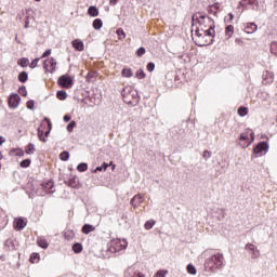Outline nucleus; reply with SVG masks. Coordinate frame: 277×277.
I'll use <instances>...</instances> for the list:
<instances>
[{
	"instance_id": "20e7f679",
	"label": "nucleus",
	"mask_w": 277,
	"mask_h": 277,
	"mask_svg": "<svg viewBox=\"0 0 277 277\" xmlns=\"http://www.w3.org/2000/svg\"><path fill=\"white\" fill-rule=\"evenodd\" d=\"M43 68L45 72H50L51 75H53V72L57 70V61L54 57H49L44 61Z\"/></svg>"
},
{
	"instance_id": "f257e3e1",
	"label": "nucleus",
	"mask_w": 277,
	"mask_h": 277,
	"mask_svg": "<svg viewBox=\"0 0 277 277\" xmlns=\"http://www.w3.org/2000/svg\"><path fill=\"white\" fill-rule=\"evenodd\" d=\"M192 19L193 25L197 26L196 35L199 39L207 36L215 38V22L211 16L205 12H197L193 15Z\"/></svg>"
},
{
	"instance_id": "0eeeda50",
	"label": "nucleus",
	"mask_w": 277,
	"mask_h": 277,
	"mask_svg": "<svg viewBox=\"0 0 277 277\" xmlns=\"http://www.w3.org/2000/svg\"><path fill=\"white\" fill-rule=\"evenodd\" d=\"M245 250L251 254V259H259L261 256V252L259 251V248L252 243H247L245 247Z\"/></svg>"
},
{
	"instance_id": "6e6552de",
	"label": "nucleus",
	"mask_w": 277,
	"mask_h": 277,
	"mask_svg": "<svg viewBox=\"0 0 277 277\" xmlns=\"http://www.w3.org/2000/svg\"><path fill=\"white\" fill-rule=\"evenodd\" d=\"M143 202H144V195H142V194L135 195L130 200V205L133 207V209H137V207H140Z\"/></svg>"
},
{
	"instance_id": "680f3d73",
	"label": "nucleus",
	"mask_w": 277,
	"mask_h": 277,
	"mask_svg": "<svg viewBox=\"0 0 277 277\" xmlns=\"http://www.w3.org/2000/svg\"><path fill=\"white\" fill-rule=\"evenodd\" d=\"M211 8H214V10H220V4L219 3H214Z\"/></svg>"
},
{
	"instance_id": "9b49d317",
	"label": "nucleus",
	"mask_w": 277,
	"mask_h": 277,
	"mask_svg": "<svg viewBox=\"0 0 277 277\" xmlns=\"http://www.w3.org/2000/svg\"><path fill=\"white\" fill-rule=\"evenodd\" d=\"M8 226V214L0 208V230Z\"/></svg>"
},
{
	"instance_id": "b1692460",
	"label": "nucleus",
	"mask_w": 277,
	"mask_h": 277,
	"mask_svg": "<svg viewBox=\"0 0 277 277\" xmlns=\"http://www.w3.org/2000/svg\"><path fill=\"white\" fill-rule=\"evenodd\" d=\"M94 230V226L90 225V224H85L82 227V233L84 235H90V233H92Z\"/></svg>"
},
{
	"instance_id": "4c0bfd02",
	"label": "nucleus",
	"mask_w": 277,
	"mask_h": 277,
	"mask_svg": "<svg viewBox=\"0 0 277 277\" xmlns=\"http://www.w3.org/2000/svg\"><path fill=\"white\" fill-rule=\"evenodd\" d=\"M95 78H96V72H94V71H90V72L87 75V81H89V82L94 81Z\"/></svg>"
},
{
	"instance_id": "603ef678",
	"label": "nucleus",
	"mask_w": 277,
	"mask_h": 277,
	"mask_svg": "<svg viewBox=\"0 0 277 277\" xmlns=\"http://www.w3.org/2000/svg\"><path fill=\"white\" fill-rule=\"evenodd\" d=\"M64 122H70V115H65L63 117Z\"/></svg>"
},
{
	"instance_id": "c9c22d12",
	"label": "nucleus",
	"mask_w": 277,
	"mask_h": 277,
	"mask_svg": "<svg viewBox=\"0 0 277 277\" xmlns=\"http://www.w3.org/2000/svg\"><path fill=\"white\" fill-rule=\"evenodd\" d=\"M271 53L273 55H276V57H277V42L276 41L271 43Z\"/></svg>"
},
{
	"instance_id": "8fccbe9b",
	"label": "nucleus",
	"mask_w": 277,
	"mask_h": 277,
	"mask_svg": "<svg viewBox=\"0 0 277 277\" xmlns=\"http://www.w3.org/2000/svg\"><path fill=\"white\" fill-rule=\"evenodd\" d=\"M27 108L28 109H34V101H28L27 102Z\"/></svg>"
},
{
	"instance_id": "774afa93",
	"label": "nucleus",
	"mask_w": 277,
	"mask_h": 277,
	"mask_svg": "<svg viewBox=\"0 0 277 277\" xmlns=\"http://www.w3.org/2000/svg\"><path fill=\"white\" fill-rule=\"evenodd\" d=\"M250 144H252V142H249L247 145L243 144V145H241V146H242V148H248V146H250Z\"/></svg>"
},
{
	"instance_id": "7ed1b4c3",
	"label": "nucleus",
	"mask_w": 277,
	"mask_h": 277,
	"mask_svg": "<svg viewBox=\"0 0 277 277\" xmlns=\"http://www.w3.org/2000/svg\"><path fill=\"white\" fill-rule=\"evenodd\" d=\"M129 242L127 239L114 238L108 242V252L116 254V252H122V250H127Z\"/></svg>"
},
{
	"instance_id": "3c124183",
	"label": "nucleus",
	"mask_w": 277,
	"mask_h": 277,
	"mask_svg": "<svg viewBox=\"0 0 277 277\" xmlns=\"http://www.w3.org/2000/svg\"><path fill=\"white\" fill-rule=\"evenodd\" d=\"M49 55H51V49L47 50L41 57H49Z\"/></svg>"
},
{
	"instance_id": "2eb2a0df",
	"label": "nucleus",
	"mask_w": 277,
	"mask_h": 277,
	"mask_svg": "<svg viewBox=\"0 0 277 277\" xmlns=\"http://www.w3.org/2000/svg\"><path fill=\"white\" fill-rule=\"evenodd\" d=\"M240 5L248 6L250 5L252 10L259 5V0H242L240 1Z\"/></svg>"
},
{
	"instance_id": "aec40b11",
	"label": "nucleus",
	"mask_w": 277,
	"mask_h": 277,
	"mask_svg": "<svg viewBox=\"0 0 277 277\" xmlns=\"http://www.w3.org/2000/svg\"><path fill=\"white\" fill-rule=\"evenodd\" d=\"M233 34H235V26L228 25L225 28V36H227V38H233Z\"/></svg>"
},
{
	"instance_id": "e2e57ef3",
	"label": "nucleus",
	"mask_w": 277,
	"mask_h": 277,
	"mask_svg": "<svg viewBox=\"0 0 277 277\" xmlns=\"http://www.w3.org/2000/svg\"><path fill=\"white\" fill-rule=\"evenodd\" d=\"M107 168H109V164H107V163L104 162L103 166H102V169H103V170H107Z\"/></svg>"
},
{
	"instance_id": "338daca9",
	"label": "nucleus",
	"mask_w": 277,
	"mask_h": 277,
	"mask_svg": "<svg viewBox=\"0 0 277 277\" xmlns=\"http://www.w3.org/2000/svg\"><path fill=\"white\" fill-rule=\"evenodd\" d=\"M28 27H29V18H27L25 22V28L27 29Z\"/></svg>"
},
{
	"instance_id": "a18cd8bd",
	"label": "nucleus",
	"mask_w": 277,
	"mask_h": 277,
	"mask_svg": "<svg viewBox=\"0 0 277 277\" xmlns=\"http://www.w3.org/2000/svg\"><path fill=\"white\" fill-rule=\"evenodd\" d=\"M38 62H40V58H35V60L30 63V68H37V67H38Z\"/></svg>"
},
{
	"instance_id": "5701e85b",
	"label": "nucleus",
	"mask_w": 277,
	"mask_h": 277,
	"mask_svg": "<svg viewBox=\"0 0 277 277\" xmlns=\"http://www.w3.org/2000/svg\"><path fill=\"white\" fill-rule=\"evenodd\" d=\"M103 27V19L96 18L93 21V28L98 31Z\"/></svg>"
},
{
	"instance_id": "dca6fc26",
	"label": "nucleus",
	"mask_w": 277,
	"mask_h": 277,
	"mask_svg": "<svg viewBox=\"0 0 277 277\" xmlns=\"http://www.w3.org/2000/svg\"><path fill=\"white\" fill-rule=\"evenodd\" d=\"M27 226V223L23 219H16L14 222V228L15 230H23Z\"/></svg>"
},
{
	"instance_id": "a19ab883",
	"label": "nucleus",
	"mask_w": 277,
	"mask_h": 277,
	"mask_svg": "<svg viewBox=\"0 0 277 277\" xmlns=\"http://www.w3.org/2000/svg\"><path fill=\"white\" fill-rule=\"evenodd\" d=\"M136 78H137V79H144V78H146V74L144 72V69H138V70L136 71Z\"/></svg>"
},
{
	"instance_id": "bf43d9fd",
	"label": "nucleus",
	"mask_w": 277,
	"mask_h": 277,
	"mask_svg": "<svg viewBox=\"0 0 277 277\" xmlns=\"http://www.w3.org/2000/svg\"><path fill=\"white\" fill-rule=\"evenodd\" d=\"M44 187H45V188L49 187V189H51V187H53V183H52V182H49V183H47V184L44 185Z\"/></svg>"
},
{
	"instance_id": "473e14b6",
	"label": "nucleus",
	"mask_w": 277,
	"mask_h": 277,
	"mask_svg": "<svg viewBox=\"0 0 277 277\" xmlns=\"http://www.w3.org/2000/svg\"><path fill=\"white\" fill-rule=\"evenodd\" d=\"M56 96H57V98H58L60 101H66V97H67L68 95L66 94V91H58V92L56 93Z\"/></svg>"
},
{
	"instance_id": "5fc2aeb1",
	"label": "nucleus",
	"mask_w": 277,
	"mask_h": 277,
	"mask_svg": "<svg viewBox=\"0 0 277 277\" xmlns=\"http://www.w3.org/2000/svg\"><path fill=\"white\" fill-rule=\"evenodd\" d=\"M38 258H39L38 253H34V254L30 256L31 263H34V260H35V259H38Z\"/></svg>"
},
{
	"instance_id": "c85d7f7f",
	"label": "nucleus",
	"mask_w": 277,
	"mask_h": 277,
	"mask_svg": "<svg viewBox=\"0 0 277 277\" xmlns=\"http://www.w3.org/2000/svg\"><path fill=\"white\" fill-rule=\"evenodd\" d=\"M28 77L29 76L27 75V71H22L18 75V81H21V83H25V81H27Z\"/></svg>"
},
{
	"instance_id": "412c9836",
	"label": "nucleus",
	"mask_w": 277,
	"mask_h": 277,
	"mask_svg": "<svg viewBox=\"0 0 277 277\" xmlns=\"http://www.w3.org/2000/svg\"><path fill=\"white\" fill-rule=\"evenodd\" d=\"M43 120H44V122L48 123V130L44 132V137L47 138V137H49V135L51 133V129H53V126H52L51 120L49 118L45 117Z\"/></svg>"
},
{
	"instance_id": "7c9ffc66",
	"label": "nucleus",
	"mask_w": 277,
	"mask_h": 277,
	"mask_svg": "<svg viewBox=\"0 0 277 277\" xmlns=\"http://www.w3.org/2000/svg\"><path fill=\"white\" fill-rule=\"evenodd\" d=\"M187 272H188V274H190L192 276H196V273H197L196 266L193 265V264H188V265H187Z\"/></svg>"
},
{
	"instance_id": "f03ea898",
	"label": "nucleus",
	"mask_w": 277,
	"mask_h": 277,
	"mask_svg": "<svg viewBox=\"0 0 277 277\" xmlns=\"http://www.w3.org/2000/svg\"><path fill=\"white\" fill-rule=\"evenodd\" d=\"M224 266V255L222 253H214L206 260L205 267L210 272H217Z\"/></svg>"
},
{
	"instance_id": "bb28decb",
	"label": "nucleus",
	"mask_w": 277,
	"mask_h": 277,
	"mask_svg": "<svg viewBox=\"0 0 277 277\" xmlns=\"http://www.w3.org/2000/svg\"><path fill=\"white\" fill-rule=\"evenodd\" d=\"M36 153V145L32 143H29L28 146L26 147V154L27 155H34Z\"/></svg>"
},
{
	"instance_id": "79ce46f5",
	"label": "nucleus",
	"mask_w": 277,
	"mask_h": 277,
	"mask_svg": "<svg viewBox=\"0 0 277 277\" xmlns=\"http://www.w3.org/2000/svg\"><path fill=\"white\" fill-rule=\"evenodd\" d=\"M146 54V49L144 47H141L137 51H136V55L137 57H142V55Z\"/></svg>"
},
{
	"instance_id": "4be33fe9",
	"label": "nucleus",
	"mask_w": 277,
	"mask_h": 277,
	"mask_svg": "<svg viewBox=\"0 0 277 277\" xmlns=\"http://www.w3.org/2000/svg\"><path fill=\"white\" fill-rule=\"evenodd\" d=\"M88 14H89V16L96 17V16H98V9L96 6H90L88 9Z\"/></svg>"
},
{
	"instance_id": "f704fd0d",
	"label": "nucleus",
	"mask_w": 277,
	"mask_h": 277,
	"mask_svg": "<svg viewBox=\"0 0 277 277\" xmlns=\"http://www.w3.org/2000/svg\"><path fill=\"white\" fill-rule=\"evenodd\" d=\"M166 276H168V269H160V271H158V272L154 275V277H166Z\"/></svg>"
},
{
	"instance_id": "f8f14e48",
	"label": "nucleus",
	"mask_w": 277,
	"mask_h": 277,
	"mask_svg": "<svg viewBox=\"0 0 277 277\" xmlns=\"http://www.w3.org/2000/svg\"><path fill=\"white\" fill-rule=\"evenodd\" d=\"M263 83L264 85H267V83H274V72L265 71L263 74Z\"/></svg>"
},
{
	"instance_id": "6ab92c4d",
	"label": "nucleus",
	"mask_w": 277,
	"mask_h": 277,
	"mask_svg": "<svg viewBox=\"0 0 277 277\" xmlns=\"http://www.w3.org/2000/svg\"><path fill=\"white\" fill-rule=\"evenodd\" d=\"M256 29H258L256 24H254V23H249V24H247V26H246V34H254V31H256Z\"/></svg>"
},
{
	"instance_id": "c03bdc74",
	"label": "nucleus",
	"mask_w": 277,
	"mask_h": 277,
	"mask_svg": "<svg viewBox=\"0 0 277 277\" xmlns=\"http://www.w3.org/2000/svg\"><path fill=\"white\" fill-rule=\"evenodd\" d=\"M117 35L120 39L127 38V35L124 34V30H122V28L117 29Z\"/></svg>"
},
{
	"instance_id": "ea45409f",
	"label": "nucleus",
	"mask_w": 277,
	"mask_h": 277,
	"mask_svg": "<svg viewBox=\"0 0 277 277\" xmlns=\"http://www.w3.org/2000/svg\"><path fill=\"white\" fill-rule=\"evenodd\" d=\"M21 168H29L31 166V160L30 159H25L19 163Z\"/></svg>"
},
{
	"instance_id": "ddd939ff",
	"label": "nucleus",
	"mask_w": 277,
	"mask_h": 277,
	"mask_svg": "<svg viewBox=\"0 0 277 277\" xmlns=\"http://www.w3.org/2000/svg\"><path fill=\"white\" fill-rule=\"evenodd\" d=\"M5 248H8V250H16L18 248V241L10 238L5 241Z\"/></svg>"
},
{
	"instance_id": "72a5a7b5",
	"label": "nucleus",
	"mask_w": 277,
	"mask_h": 277,
	"mask_svg": "<svg viewBox=\"0 0 277 277\" xmlns=\"http://www.w3.org/2000/svg\"><path fill=\"white\" fill-rule=\"evenodd\" d=\"M77 170L78 172H85L88 170V163L81 162L80 164H78Z\"/></svg>"
},
{
	"instance_id": "39448f33",
	"label": "nucleus",
	"mask_w": 277,
	"mask_h": 277,
	"mask_svg": "<svg viewBox=\"0 0 277 277\" xmlns=\"http://www.w3.org/2000/svg\"><path fill=\"white\" fill-rule=\"evenodd\" d=\"M58 85H61V88H66L67 90H70V88H72V77L68 76V75H63L58 78L57 81Z\"/></svg>"
},
{
	"instance_id": "f3484780",
	"label": "nucleus",
	"mask_w": 277,
	"mask_h": 277,
	"mask_svg": "<svg viewBox=\"0 0 277 277\" xmlns=\"http://www.w3.org/2000/svg\"><path fill=\"white\" fill-rule=\"evenodd\" d=\"M71 44L76 51H83V49H85V45H83V41L79 39L74 40Z\"/></svg>"
},
{
	"instance_id": "2f4dec72",
	"label": "nucleus",
	"mask_w": 277,
	"mask_h": 277,
	"mask_svg": "<svg viewBox=\"0 0 277 277\" xmlns=\"http://www.w3.org/2000/svg\"><path fill=\"white\" fill-rule=\"evenodd\" d=\"M18 66H22V68H27L29 66V58H22L18 61Z\"/></svg>"
},
{
	"instance_id": "13d9d810",
	"label": "nucleus",
	"mask_w": 277,
	"mask_h": 277,
	"mask_svg": "<svg viewBox=\"0 0 277 277\" xmlns=\"http://www.w3.org/2000/svg\"><path fill=\"white\" fill-rule=\"evenodd\" d=\"M69 187H77V182L75 180L70 181L69 182Z\"/></svg>"
},
{
	"instance_id": "423d86ee",
	"label": "nucleus",
	"mask_w": 277,
	"mask_h": 277,
	"mask_svg": "<svg viewBox=\"0 0 277 277\" xmlns=\"http://www.w3.org/2000/svg\"><path fill=\"white\" fill-rule=\"evenodd\" d=\"M269 150V144L267 142H260L256 147H254L253 153L255 155H265Z\"/></svg>"
},
{
	"instance_id": "4d7b16f0",
	"label": "nucleus",
	"mask_w": 277,
	"mask_h": 277,
	"mask_svg": "<svg viewBox=\"0 0 277 277\" xmlns=\"http://www.w3.org/2000/svg\"><path fill=\"white\" fill-rule=\"evenodd\" d=\"M228 16H229V21H227V23H233L235 15L233 13H229Z\"/></svg>"
},
{
	"instance_id": "1a4fd4ad",
	"label": "nucleus",
	"mask_w": 277,
	"mask_h": 277,
	"mask_svg": "<svg viewBox=\"0 0 277 277\" xmlns=\"http://www.w3.org/2000/svg\"><path fill=\"white\" fill-rule=\"evenodd\" d=\"M21 103V96L18 94H11L9 97V106L12 107L13 109H16L18 107V104Z\"/></svg>"
},
{
	"instance_id": "de8ad7c7",
	"label": "nucleus",
	"mask_w": 277,
	"mask_h": 277,
	"mask_svg": "<svg viewBox=\"0 0 277 277\" xmlns=\"http://www.w3.org/2000/svg\"><path fill=\"white\" fill-rule=\"evenodd\" d=\"M196 44H197V47H207V44H209L207 41H202V40H198L197 42H196Z\"/></svg>"
},
{
	"instance_id": "0e129e2a",
	"label": "nucleus",
	"mask_w": 277,
	"mask_h": 277,
	"mask_svg": "<svg viewBox=\"0 0 277 277\" xmlns=\"http://www.w3.org/2000/svg\"><path fill=\"white\" fill-rule=\"evenodd\" d=\"M4 142H5V138H4L3 136H0V146H1L2 144H4Z\"/></svg>"
},
{
	"instance_id": "cd10ccee",
	"label": "nucleus",
	"mask_w": 277,
	"mask_h": 277,
	"mask_svg": "<svg viewBox=\"0 0 277 277\" xmlns=\"http://www.w3.org/2000/svg\"><path fill=\"white\" fill-rule=\"evenodd\" d=\"M133 75V70L131 68H123L122 69V77H126L127 79H130V77Z\"/></svg>"
},
{
	"instance_id": "09e8293b",
	"label": "nucleus",
	"mask_w": 277,
	"mask_h": 277,
	"mask_svg": "<svg viewBox=\"0 0 277 277\" xmlns=\"http://www.w3.org/2000/svg\"><path fill=\"white\" fill-rule=\"evenodd\" d=\"M209 158H211V151H209V150H205L203 151V159H209Z\"/></svg>"
},
{
	"instance_id": "69168bd1",
	"label": "nucleus",
	"mask_w": 277,
	"mask_h": 277,
	"mask_svg": "<svg viewBox=\"0 0 277 277\" xmlns=\"http://www.w3.org/2000/svg\"><path fill=\"white\" fill-rule=\"evenodd\" d=\"M95 172H103V167H96Z\"/></svg>"
},
{
	"instance_id": "e433bc0d",
	"label": "nucleus",
	"mask_w": 277,
	"mask_h": 277,
	"mask_svg": "<svg viewBox=\"0 0 277 277\" xmlns=\"http://www.w3.org/2000/svg\"><path fill=\"white\" fill-rule=\"evenodd\" d=\"M75 127H77V121H70L67 126L68 133H72Z\"/></svg>"
},
{
	"instance_id": "393cba45",
	"label": "nucleus",
	"mask_w": 277,
	"mask_h": 277,
	"mask_svg": "<svg viewBox=\"0 0 277 277\" xmlns=\"http://www.w3.org/2000/svg\"><path fill=\"white\" fill-rule=\"evenodd\" d=\"M155 224H157V222L155 220H149L145 223L144 228L145 230H150L153 229V227L155 226Z\"/></svg>"
},
{
	"instance_id": "c756f323",
	"label": "nucleus",
	"mask_w": 277,
	"mask_h": 277,
	"mask_svg": "<svg viewBox=\"0 0 277 277\" xmlns=\"http://www.w3.org/2000/svg\"><path fill=\"white\" fill-rule=\"evenodd\" d=\"M60 159L61 161H68V159H70V154L68 151H63L60 155Z\"/></svg>"
},
{
	"instance_id": "4468645a",
	"label": "nucleus",
	"mask_w": 277,
	"mask_h": 277,
	"mask_svg": "<svg viewBox=\"0 0 277 277\" xmlns=\"http://www.w3.org/2000/svg\"><path fill=\"white\" fill-rule=\"evenodd\" d=\"M37 245L39 248H43V250H47L49 248V240L44 236H40L37 238Z\"/></svg>"
},
{
	"instance_id": "a211bd4d",
	"label": "nucleus",
	"mask_w": 277,
	"mask_h": 277,
	"mask_svg": "<svg viewBox=\"0 0 277 277\" xmlns=\"http://www.w3.org/2000/svg\"><path fill=\"white\" fill-rule=\"evenodd\" d=\"M44 123H41V126L38 128L37 132H38V137L40 140V142L47 143L48 138L44 137Z\"/></svg>"
},
{
	"instance_id": "6e6d98bb",
	"label": "nucleus",
	"mask_w": 277,
	"mask_h": 277,
	"mask_svg": "<svg viewBox=\"0 0 277 277\" xmlns=\"http://www.w3.org/2000/svg\"><path fill=\"white\" fill-rule=\"evenodd\" d=\"M247 133H250L251 142H254V132H252V130H248Z\"/></svg>"
},
{
	"instance_id": "58836bf2",
	"label": "nucleus",
	"mask_w": 277,
	"mask_h": 277,
	"mask_svg": "<svg viewBox=\"0 0 277 277\" xmlns=\"http://www.w3.org/2000/svg\"><path fill=\"white\" fill-rule=\"evenodd\" d=\"M238 115H240L241 117L248 116V107L238 108Z\"/></svg>"
},
{
	"instance_id": "49530a36",
	"label": "nucleus",
	"mask_w": 277,
	"mask_h": 277,
	"mask_svg": "<svg viewBox=\"0 0 277 277\" xmlns=\"http://www.w3.org/2000/svg\"><path fill=\"white\" fill-rule=\"evenodd\" d=\"M147 70H148V72H153V70H155V63H148Z\"/></svg>"
},
{
	"instance_id": "37998d69",
	"label": "nucleus",
	"mask_w": 277,
	"mask_h": 277,
	"mask_svg": "<svg viewBox=\"0 0 277 277\" xmlns=\"http://www.w3.org/2000/svg\"><path fill=\"white\" fill-rule=\"evenodd\" d=\"M18 93L21 94V96H27V88L21 87L18 89Z\"/></svg>"
},
{
	"instance_id": "9d476101",
	"label": "nucleus",
	"mask_w": 277,
	"mask_h": 277,
	"mask_svg": "<svg viewBox=\"0 0 277 277\" xmlns=\"http://www.w3.org/2000/svg\"><path fill=\"white\" fill-rule=\"evenodd\" d=\"M126 276L127 277H144V275H142V273H138V271L135 266H130L126 271Z\"/></svg>"
},
{
	"instance_id": "052dcab7",
	"label": "nucleus",
	"mask_w": 277,
	"mask_h": 277,
	"mask_svg": "<svg viewBox=\"0 0 277 277\" xmlns=\"http://www.w3.org/2000/svg\"><path fill=\"white\" fill-rule=\"evenodd\" d=\"M123 101H124V103H131V101H129V96H127L124 94H123Z\"/></svg>"
},
{
	"instance_id": "864d4df0",
	"label": "nucleus",
	"mask_w": 277,
	"mask_h": 277,
	"mask_svg": "<svg viewBox=\"0 0 277 277\" xmlns=\"http://www.w3.org/2000/svg\"><path fill=\"white\" fill-rule=\"evenodd\" d=\"M246 140H248V134H241L240 135V141L246 142Z\"/></svg>"
},
{
	"instance_id": "a878e982",
	"label": "nucleus",
	"mask_w": 277,
	"mask_h": 277,
	"mask_svg": "<svg viewBox=\"0 0 277 277\" xmlns=\"http://www.w3.org/2000/svg\"><path fill=\"white\" fill-rule=\"evenodd\" d=\"M72 250L76 254H79L83 251V246H81V243L79 242H76L74 246H72Z\"/></svg>"
}]
</instances>
